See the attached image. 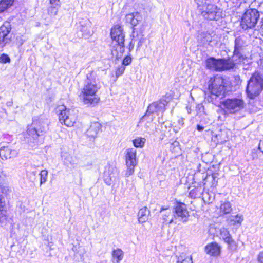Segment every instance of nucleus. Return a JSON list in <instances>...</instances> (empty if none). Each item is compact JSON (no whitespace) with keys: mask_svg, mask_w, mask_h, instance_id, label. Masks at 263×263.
Instances as JSON below:
<instances>
[{"mask_svg":"<svg viewBox=\"0 0 263 263\" xmlns=\"http://www.w3.org/2000/svg\"><path fill=\"white\" fill-rule=\"evenodd\" d=\"M97 74L93 71H90L87 74V79L81 91V97L83 103L87 105H97L100 98L97 92L100 89V86L96 80Z\"/></svg>","mask_w":263,"mask_h":263,"instance_id":"nucleus-1","label":"nucleus"},{"mask_svg":"<svg viewBox=\"0 0 263 263\" xmlns=\"http://www.w3.org/2000/svg\"><path fill=\"white\" fill-rule=\"evenodd\" d=\"M46 121L42 118L35 117L32 123L28 125L25 136L26 141L31 148H36L39 145V138L45 132Z\"/></svg>","mask_w":263,"mask_h":263,"instance_id":"nucleus-2","label":"nucleus"},{"mask_svg":"<svg viewBox=\"0 0 263 263\" xmlns=\"http://www.w3.org/2000/svg\"><path fill=\"white\" fill-rule=\"evenodd\" d=\"M208 89L210 96L208 100L214 104H216L217 97H223L226 92L227 86L222 77L216 76L210 79L208 82Z\"/></svg>","mask_w":263,"mask_h":263,"instance_id":"nucleus-3","label":"nucleus"},{"mask_svg":"<svg viewBox=\"0 0 263 263\" xmlns=\"http://www.w3.org/2000/svg\"><path fill=\"white\" fill-rule=\"evenodd\" d=\"M57 109L60 122L66 126H72L77 120V110L73 108H67L64 105L58 106Z\"/></svg>","mask_w":263,"mask_h":263,"instance_id":"nucleus-4","label":"nucleus"},{"mask_svg":"<svg viewBox=\"0 0 263 263\" xmlns=\"http://www.w3.org/2000/svg\"><path fill=\"white\" fill-rule=\"evenodd\" d=\"M263 88V77L258 72L254 73L249 80L246 92L248 96L252 99L258 95Z\"/></svg>","mask_w":263,"mask_h":263,"instance_id":"nucleus-5","label":"nucleus"},{"mask_svg":"<svg viewBox=\"0 0 263 263\" xmlns=\"http://www.w3.org/2000/svg\"><path fill=\"white\" fill-rule=\"evenodd\" d=\"M206 67L210 69L222 71L233 68L235 63L231 59H216L214 58H210L206 60Z\"/></svg>","mask_w":263,"mask_h":263,"instance_id":"nucleus-6","label":"nucleus"},{"mask_svg":"<svg viewBox=\"0 0 263 263\" xmlns=\"http://www.w3.org/2000/svg\"><path fill=\"white\" fill-rule=\"evenodd\" d=\"M259 17V14L256 9H250L246 10L241 18V26L242 28L244 29L254 28Z\"/></svg>","mask_w":263,"mask_h":263,"instance_id":"nucleus-7","label":"nucleus"},{"mask_svg":"<svg viewBox=\"0 0 263 263\" xmlns=\"http://www.w3.org/2000/svg\"><path fill=\"white\" fill-rule=\"evenodd\" d=\"M226 111L234 114L243 108L244 102L242 99L238 98L227 99L220 102Z\"/></svg>","mask_w":263,"mask_h":263,"instance_id":"nucleus-8","label":"nucleus"},{"mask_svg":"<svg viewBox=\"0 0 263 263\" xmlns=\"http://www.w3.org/2000/svg\"><path fill=\"white\" fill-rule=\"evenodd\" d=\"M125 160L127 167L126 176L131 175L134 172V168L137 164V151L134 148H128L125 151Z\"/></svg>","mask_w":263,"mask_h":263,"instance_id":"nucleus-9","label":"nucleus"},{"mask_svg":"<svg viewBox=\"0 0 263 263\" xmlns=\"http://www.w3.org/2000/svg\"><path fill=\"white\" fill-rule=\"evenodd\" d=\"M244 45L245 42L241 37L238 36L236 38L234 54L231 60L234 62L235 65L241 63L245 59V57L241 52Z\"/></svg>","mask_w":263,"mask_h":263,"instance_id":"nucleus-10","label":"nucleus"},{"mask_svg":"<svg viewBox=\"0 0 263 263\" xmlns=\"http://www.w3.org/2000/svg\"><path fill=\"white\" fill-rule=\"evenodd\" d=\"M174 217L175 220L178 218L183 222H186L188 220L189 213L185 204L179 203L176 205Z\"/></svg>","mask_w":263,"mask_h":263,"instance_id":"nucleus-11","label":"nucleus"},{"mask_svg":"<svg viewBox=\"0 0 263 263\" xmlns=\"http://www.w3.org/2000/svg\"><path fill=\"white\" fill-rule=\"evenodd\" d=\"M11 26L9 22H5L0 27V42L4 46L8 43L11 39L10 35Z\"/></svg>","mask_w":263,"mask_h":263,"instance_id":"nucleus-12","label":"nucleus"},{"mask_svg":"<svg viewBox=\"0 0 263 263\" xmlns=\"http://www.w3.org/2000/svg\"><path fill=\"white\" fill-rule=\"evenodd\" d=\"M220 9L213 4H208L206 9L201 12L202 15L206 19L210 20H216L220 17Z\"/></svg>","mask_w":263,"mask_h":263,"instance_id":"nucleus-13","label":"nucleus"},{"mask_svg":"<svg viewBox=\"0 0 263 263\" xmlns=\"http://www.w3.org/2000/svg\"><path fill=\"white\" fill-rule=\"evenodd\" d=\"M167 103L168 102L165 99H161L158 102H154L148 106L146 114L156 113L159 115V113L164 111Z\"/></svg>","mask_w":263,"mask_h":263,"instance_id":"nucleus-14","label":"nucleus"},{"mask_svg":"<svg viewBox=\"0 0 263 263\" xmlns=\"http://www.w3.org/2000/svg\"><path fill=\"white\" fill-rule=\"evenodd\" d=\"M110 35L112 40V43L124 42L125 35L122 27L119 25H115L111 28Z\"/></svg>","mask_w":263,"mask_h":263,"instance_id":"nucleus-15","label":"nucleus"},{"mask_svg":"<svg viewBox=\"0 0 263 263\" xmlns=\"http://www.w3.org/2000/svg\"><path fill=\"white\" fill-rule=\"evenodd\" d=\"M78 29L82 32V35L85 38L89 37L93 33L91 30V23L88 20H82L80 21Z\"/></svg>","mask_w":263,"mask_h":263,"instance_id":"nucleus-16","label":"nucleus"},{"mask_svg":"<svg viewBox=\"0 0 263 263\" xmlns=\"http://www.w3.org/2000/svg\"><path fill=\"white\" fill-rule=\"evenodd\" d=\"M117 169L112 166H107L104 172V180L107 185H110L115 181L118 176Z\"/></svg>","mask_w":263,"mask_h":263,"instance_id":"nucleus-17","label":"nucleus"},{"mask_svg":"<svg viewBox=\"0 0 263 263\" xmlns=\"http://www.w3.org/2000/svg\"><path fill=\"white\" fill-rule=\"evenodd\" d=\"M205 252L210 256L217 257L220 254L221 248L217 243L211 242L205 246Z\"/></svg>","mask_w":263,"mask_h":263,"instance_id":"nucleus-18","label":"nucleus"},{"mask_svg":"<svg viewBox=\"0 0 263 263\" xmlns=\"http://www.w3.org/2000/svg\"><path fill=\"white\" fill-rule=\"evenodd\" d=\"M18 151L12 149L8 146H4L0 149V157L2 159H8L16 157L17 156Z\"/></svg>","mask_w":263,"mask_h":263,"instance_id":"nucleus-19","label":"nucleus"},{"mask_svg":"<svg viewBox=\"0 0 263 263\" xmlns=\"http://www.w3.org/2000/svg\"><path fill=\"white\" fill-rule=\"evenodd\" d=\"M124 51V42L112 43L111 53L117 59H120Z\"/></svg>","mask_w":263,"mask_h":263,"instance_id":"nucleus-20","label":"nucleus"},{"mask_svg":"<svg viewBox=\"0 0 263 263\" xmlns=\"http://www.w3.org/2000/svg\"><path fill=\"white\" fill-rule=\"evenodd\" d=\"M244 219L243 216L241 214H237L236 215H230L227 219V222L230 226L239 227Z\"/></svg>","mask_w":263,"mask_h":263,"instance_id":"nucleus-21","label":"nucleus"},{"mask_svg":"<svg viewBox=\"0 0 263 263\" xmlns=\"http://www.w3.org/2000/svg\"><path fill=\"white\" fill-rule=\"evenodd\" d=\"M141 20V16L138 12L131 13L125 16V21L130 24L133 27L137 26Z\"/></svg>","mask_w":263,"mask_h":263,"instance_id":"nucleus-22","label":"nucleus"},{"mask_svg":"<svg viewBox=\"0 0 263 263\" xmlns=\"http://www.w3.org/2000/svg\"><path fill=\"white\" fill-rule=\"evenodd\" d=\"M164 211L162 214V220H163V223L167 222L168 224H171L172 223H176L177 221L174 219L172 216V212L170 210L167 208H162L161 210V212H162Z\"/></svg>","mask_w":263,"mask_h":263,"instance_id":"nucleus-23","label":"nucleus"},{"mask_svg":"<svg viewBox=\"0 0 263 263\" xmlns=\"http://www.w3.org/2000/svg\"><path fill=\"white\" fill-rule=\"evenodd\" d=\"M232 211V204L229 201L222 202L219 206V214L220 216L230 213Z\"/></svg>","mask_w":263,"mask_h":263,"instance_id":"nucleus-24","label":"nucleus"},{"mask_svg":"<svg viewBox=\"0 0 263 263\" xmlns=\"http://www.w3.org/2000/svg\"><path fill=\"white\" fill-rule=\"evenodd\" d=\"M101 128V125L99 122H93L91 124L90 127L87 130V134L90 137H95L100 132Z\"/></svg>","mask_w":263,"mask_h":263,"instance_id":"nucleus-25","label":"nucleus"},{"mask_svg":"<svg viewBox=\"0 0 263 263\" xmlns=\"http://www.w3.org/2000/svg\"><path fill=\"white\" fill-rule=\"evenodd\" d=\"M149 215V211L146 207L141 208L138 214V221L140 223H143L148 220Z\"/></svg>","mask_w":263,"mask_h":263,"instance_id":"nucleus-26","label":"nucleus"},{"mask_svg":"<svg viewBox=\"0 0 263 263\" xmlns=\"http://www.w3.org/2000/svg\"><path fill=\"white\" fill-rule=\"evenodd\" d=\"M112 262L113 263H119L121 261L124 256V253L121 249H114L112 252Z\"/></svg>","mask_w":263,"mask_h":263,"instance_id":"nucleus-27","label":"nucleus"},{"mask_svg":"<svg viewBox=\"0 0 263 263\" xmlns=\"http://www.w3.org/2000/svg\"><path fill=\"white\" fill-rule=\"evenodd\" d=\"M220 237L224 240V241L229 245H231L234 243V240L232 239L229 231L225 228H221L220 229Z\"/></svg>","mask_w":263,"mask_h":263,"instance_id":"nucleus-28","label":"nucleus"},{"mask_svg":"<svg viewBox=\"0 0 263 263\" xmlns=\"http://www.w3.org/2000/svg\"><path fill=\"white\" fill-rule=\"evenodd\" d=\"M14 0H1L0 1V13L4 12L13 4Z\"/></svg>","mask_w":263,"mask_h":263,"instance_id":"nucleus-29","label":"nucleus"},{"mask_svg":"<svg viewBox=\"0 0 263 263\" xmlns=\"http://www.w3.org/2000/svg\"><path fill=\"white\" fill-rule=\"evenodd\" d=\"M5 203L3 201L2 195H0V222H4L6 219V211L4 210Z\"/></svg>","mask_w":263,"mask_h":263,"instance_id":"nucleus-30","label":"nucleus"},{"mask_svg":"<svg viewBox=\"0 0 263 263\" xmlns=\"http://www.w3.org/2000/svg\"><path fill=\"white\" fill-rule=\"evenodd\" d=\"M134 146L136 148H142L144 147L146 139L144 138L138 137L132 140Z\"/></svg>","mask_w":263,"mask_h":263,"instance_id":"nucleus-31","label":"nucleus"},{"mask_svg":"<svg viewBox=\"0 0 263 263\" xmlns=\"http://www.w3.org/2000/svg\"><path fill=\"white\" fill-rule=\"evenodd\" d=\"M176 263H192V257L185 254H182L178 257Z\"/></svg>","mask_w":263,"mask_h":263,"instance_id":"nucleus-32","label":"nucleus"},{"mask_svg":"<svg viewBox=\"0 0 263 263\" xmlns=\"http://www.w3.org/2000/svg\"><path fill=\"white\" fill-rule=\"evenodd\" d=\"M62 158L65 164H73V158L70 154L66 153H63L62 154Z\"/></svg>","mask_w":263,"mask_h":263,"instance_id":"nucleus-33","label":"nucleus"},{"mask_svg":"<svg viewBox=\"0 0 263 263\" xmlns=\"http://www.w3.org/2000/svg\"><path fill=\"white\" fill-rule=\"evenodd\" d=\"M190 192L189 195L191 198H195L198 195L200 192V188L198 187H194L192 189L189 187Z\"/></svg>","mask_w":263,"mask_h":263,"instance_id":"nucleus-34","label":"nucleus"},{"mask_svg":"<svg viewBox=\"0 0 263 263\" xmlns=\"http://www.w3.org/2000/svg\"><path fill=\"white\" fill-rule=\"evenodd\" d=\"M40 185L45 183L47 181L48 172L46 170H42L40 174Z\"/></svg>","mask_w":263,"mask_h":263,"instance_id":"nucleus-35","label":"nucleus"},{"mask_svg":"<svg viewBox=\"0 0 263 263\" xmlns=\"http://www.w3.org/2000/svg\"><path fill=\"white\" fill-rule=\"evenodd\" d=\"M1 193L7 195L10 192V190L8 186L4 184H0Z\"/></svg>","mask_w":263,"mask_h":263,"instance_id":"nucleus-36","label":"nucleus"},{"mask_svg":"<svg viewBox=\"0 0 263 263\" xmlns=\"http://www.w3.org/2000/svg\"><path fill=\"white\" fill-rule=\"evenodd\" d=\"M125 67L123 65H121L119 66L116 71V77H119V76L122 75L125 71Z\"/></svg>","mask_w":263,"mask_h":263,"instance_id":"nucleus-37","label":"nucleus"},{"mask_svg":"<svg viewBox=\"0 0 263 263\" xmlns=\"http://www.w3.org/2000/svg\"><path fill=\"white\" fill-rule=\"evenodd\" d=\"M177 123L178 124V127L177 128V129H175L176 126H175L174 128V130H175V132H177L179 129L183 127L184 125V119L183 118H179L177 121Z\"/></svg>","mask_w":263,"mask_h":263,"instance_id":"nucleus-38","label":"nucleus"},{"mask_svg":"<svg viewBox=\"0 0 263 263\" xmlns=\"http://www.w3.org/2000/svg\"><path fill=\"white\" fill-rule=\"evenodd\" d=\"M10 60L9 57L6 54H3L0 57V62L1 63H6L9 62Z\"/></svg>","mask_w":263,"mask_h":263,"instance_id":"nucleus-39","label":"nucleus"},{"mask_svg":"<svg viewBox=\"0 0 263 263\" xmlns=\"http://www.w3.org/2000/svg\"><path fill=\"white\" fill-rule=\"evenodd\" d=\"M132 62V58L130 56H126L125 57L122 61V65L124 66L128 65Z\"/></svg>","mask_w":263,"mask_h":263,"instance_id":"nucleus-40","label":"nucleus"},{"mask_svg":"<svg viewBox=\"0 0 263 263\" xmlns=\"http://www.w3.org/2000/svg\"><path fill=\"white\" fill-rule=\"evenodd\" d=\"M257 261L258 263H263V252H260L258 255Z\"/></svg>","mask_w":263,"mask_h":263,"instance_id":"nucleus-41","label":"nucleus"},{"mask_svg":"<svg viewBox=\"0 0 263 263\" xmlns=\"http://www.w3.org/2000/svg\"><path fill=\"white\" fill-rule=\"evenodd\" d=\"M204 35H205L204 37L206 39V40L203 41V44L209 43L211 42V36L209 34L205 33L204 34Z\"/></svg>","mask_w":263,"mask_h":263,"instance_id":"nucleus-42","label":"nucleus"},{"mask_svg":"<svg viewBox=\"0 0 263 263\" xmlns=\"http://www.w3.org/2000/svg\"><path fill=\"white\" fill-rule=\"evenodd\" d=\"M50 11L53 15H56L57 14L58 10L55 7H51Z\"/></svg>","mask_w":263,"mask_h":263,"instance_id":"nucleus-43","label":"nucleus"},{"mask_svg":"<svg viewBox=\"0 0 263 263\" xmlns=\"http://www.w3.org/2000/svg\"><path fill=\"white\" fill-rule=\"evenodd\" d=\"M50 3L54 6H58L59 4L60 0H49Z\"/></svg>","mask_w":263,"mask_h":263,"instance_id":"nucleus-44","label":"nucleus"},{"mask_svg":"<svg viewBox=\"0 0 263 263\" xmlns=\"http://www.w3.org/2000/svg\"><path fill=\"white\" fill-rule=\"evenodd\" d=\"M258 148L260 151H261L263 153V141H260L259 145H258Z\"/></svg>","mask_w":263,"mask_h":263,"instance_id":"nucleus-45","label":"nucleus"},{"mask_svg":"<svg viewBox=\"0 0 263 263\" xmlns=\"http://www.w3.org/2000/svg\"><path fill=\"white\" fill-rule=\"evenodd\" d=\"M203 129H204V127L199 125H198L197 126V129L199 132L202 131L203 130Z\"/></svg>","mask_w":263,"mask_h":263,"instance_id":"nucleus-46","label":"nucleus"},{"mask_svg":"<svg viewBox=\"0 0 263 263\" xmlns=\"http://www.w3.org/2000/svg\"><path fill=\"white\" fill-rule=\"evenodd\" d=\"M197 108H198L199 109H202V110H203V109H204L203 106L202 105H201V104H198L197 105Z\"/></svg>","mask_w":263,"mask_h":263,"instance_id":"nucleus-47","label":"nucleus"},{"mask_svg":"<svg viewBox=\"0 0 263 263\" xmlns=\"http://www.w3.org/2000/svg\"><path fill=\"white\" fill-rule=\"evenodd\" d=\"M142 40H140V41L138 43V46L139 47L142 45Z\"/></svg>","mask_w":263,"mask_h":263,"instance_id":"nucleus-48","label":"nucleus"},{"mask_svg":"<svg viewBox=\"0 0 263 263\" xmlns=\"http://www.w3.org/2000/svg\"><path fill=\"white\" fill-rule=\"evenodd\" d=\"M187 111H188V113H189V114H191V109H190H190H189L187 110Z\"/></svg>","mask_w":263,"mask_h":263,"instance_id":"nucleus-49","label":"nucleus"},{"mask_svg":"<svg viewBox=\"0 0 263 263\" xmlns=\"http://www.w3.org/2000/svg\"><path fill=\"white\" fill-rule=\"evenodd\" d=\"M4 45L1 43V42H0V48L3 47Z\"/></svg>","mask_w":263,"mask_h":263,"instance_id":"nucleus-50","label":"nucleus"},{"mask_svg":"<svg viewBox=\"0 0 263 263\" xmlns=\"http://www.w3.org/2000/svg\"><path fill=\"white\" fill-rule=\"evenodd\" d=\"M149 114H146V115H145L144 116H143V117H142V118H141V120H143V119L144 118V117H145L146 115H149Z\"/></svg>","mask_w":263,"mask_h":263,"instance_id":"nucleus-51","label":"nucleus"}]
</instances>
